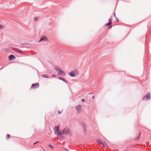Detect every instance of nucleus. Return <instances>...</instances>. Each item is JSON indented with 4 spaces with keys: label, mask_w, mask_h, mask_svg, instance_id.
I'll list each match as a JSON object with an SVG mask.
<instances>
[{
    "label": "nucleus",
    "mask_w": 151,
    "mask_h": 151,
    "mask_svg": "<svg viewBox=\"0 0 151 151\" xmlns=\"http://www.w3.org/2000/svg\"><path fill=\"white\" fill-rule=\"evenodd\" d=\"M71 134V131L68 128H65L63 130L61 131V135L63 134L67 135Z\"/></svg>",
    "instance_id": "obj_1"
},
{
    "label": "nucleus",
    "mask_w": 151,
    "mask_h": 151,
    "mask_svg": "<svg viewBox=\"0 0 151 151\" xmlns=\"http://www.w3.org/2000/svg\"><path fill=\"white\" fill-rule=\"evenodd\" d=\"M54 129L55 130V133L57 134V136L59 137L61 135V131L60 132H59L58 126L55 127Z\"/></svg>",
    "instance_id": "obj_2"
},
{
    "label": "nucleus",
    "mask_w": 151,
    "mask_h": 151,
    "mask_svg": "<svg viewBox=\"0 0 151 151\" xmlns=\"http://www.w3.org/2000/svg\"><path fill=\"white\" fill-rule=\"evenodd\" d=\"M150 93H147L146 95L144 96L142 98L143 100H148L150 99Z\"/></svg>",
    "instance_id": "obj_3"
},
{
    "label": "nucleus",
    "mask_w": 151,
    "mask_h": 151,
    "mask_svg": "<svg viewBox=\"0 0 151 151\" xmlns=\"http://www.w3.org/2000/svg\"><path fill=\"white\" fill-rule=\"evenodd\" d=\"M77 73L76 70H72L69 73V75L72 77H74L77 74Z\"/></svg>",
    "instance_id": "obj_4"
},
{
    "label": "nucleus",
    "mask_w": 151,
    "mask_h": 151,
    "mask_svg": "<svg viewBox=\"0 0 151 151\" xmlns=\"http://www.w3.org/2000/svg\"><path fill=\"white\" fill-rule=\"evenodd\" d=\"M76 109L77 113H80L81 110V106L80 105H78L76 107Z\"/></svg>",
    "instance_id": "obj_5"
},
{
    "label": "nucleus",
    "mask_w": 151,
    "mask_h": 151,
    "mask_svg": "<svg viewBox=\"0 0 151 151\" xmlns=\"http://www.w3.org/2000/svg\"><path fill=\"white\" fill-rule=\"evenodd\" d=\"M39 86V84L38 83H33L31 87L33 88H37Z\"/></svg>",
    "instance_id": "obj_6"
},
{
    "label": "nucleus",
    "mask_w": 151,
    "mask_h": 151,
    "mask_svg": "<svg viewBox=\"0 0 151 151\" xmlns=\"http://www.w3.org/2000/svg\"><path fill=\"white\" fill-rule=\"evenodd\" d=\"M48 40V39L45 36H41L40 40L39 41L40 42L41 41H46Z\"/></svg>",
    "instance_id": "obj_7"
},
{
    "label": "nucleus",
    "mask_w": 151,
    "mask_h": 151,
    "mask_svg": "<svg viewBox=\"0 0 151 151\" xmlns=\"http://www.w3.org/2000/svg\"><path fill=\"white\" fill-rule=\"evenodd\" d=\"M8 58L10 60H13L16 58L13 55H10L9 56Z\"/></svg>",
    "instance_id": "obj_8"
},
{
    "label": "nucleus",
    "mask_w": 151,
    "mask_h": 151,
    "mask_svg": "<svg viewBox=\"0 0 151 151\" xmlns=\"http://www.w3.org/2000/svg\"><path fill=\"white\" fill-rule=\"evenodd\" d=\"M97 142L99 144H101L102 146H104V143L100 139H97Z\"/></svg>",
    "instance_id": "obj_9"
},
{
    "label": "nucleus",
    "mask_w": 151,
    "mask_h": 151,
    "mask_svg": "<svg viewBox=\"0 0 151 151\" xmlns=\"http://www.w3.org/2000/svg\"><path fill=\"white\" fill-rule=\"evenodd\" d=\"M109 22L108 23L106 24V26H107L108 25H110L111 24H112V19L111 18V17L109 19Z\"/></svg>",
    "instance_id": "obj_10"
},
{
    "label": "nucleus",
    "mask_w": 151,
    "mask_h": 151,
    "mask_svg": "<svg viewBox=\"0 0 151 151\" xmlns=\"http://www.w3.org/2000/svg\"><path fill=\"white\" fill-rule=\"evenodd\" d=\"M58 72V73L59 75H62L63 74V75H65L64 72L61 70V69Z\"/></svg>",
    "instance_id": "obj_11"
},
{
    "label": "nucleus",
    "mask_w": 151,
    "mask_h": 151,
    "mask_svg": "<svg viewBox=\"0 0 151 151\" xmlns=\"http://www.w3.org/2000/svg\"><path fill=\"white\" fill-rule=\"evenodd\" d=\"M58 78L60 80L63 81L65 83H67V81L64 78L62 77H59Z\"/></svg>",
    "instance_id": "obj_12"
},
{
    "label": "nucleus",
    "mask_w": 151,
    "mask_h": 151,
    "mask_svg": "<svg viewBox=\"0 0 151 151\" xmlns=\"http://www.w3.org/2000/svg\"><path fill=\"white\" fill-rule=\"evenodd\" d=\"M42 76L44 78H49V76L47 74H44L42 75Z\"/></svg>",
    "instance_id": "obj_13"
},
{
    "label": "nucleus",
    "mask_w": 151,
    "mask_h": 151,
    "mask_svg": "<svg viewBox=\"0 0 151 151\" xmlns=\"http://www.w3.org/2000/svg\"><path fill=\"white\" fill-rule=\"evenodd\" d=\"M55 69L58 72L61 69L58 67L57 66L55 68Z\"/></svg>",
    "instance_id": "obj_14"
},
{
    "label": "nucleus",
    "mask_w": 151,
    "mask_h": 151,
    "mask_svg": "<svg viewBox=\"0 0 151 151\" xmlns=\"http://www.w3.org/2000/svg\"><path fill=\"white\" fill-rule=\"evenodd\" d=\"M83 126L84 130L85 132L86 131V127L85 125L84 124H83Z\"/></svg>",
    "instance_id": "obj_15"
},
{
    "label": "nucleus",
    "mask_w": 151,
    "mask_h": 151,
    "mask_svg": "<svg viewBox=\"0 0 151 151\" xmlns=\"http://www.w3.org/2000/svg\"><path fill=\"white\" fill-rule=\"evenodd\" d=\"M6 138L7 139H9L10 138V136L9 134H7L6 135Z\"/></svg>",
    "instance_id": "obj_16"
},
{
    "label": "nucleus",
    "mask_w": 151,
    "mask_h": 151,
    "mask_svg": "<svg viewBox=\"0 0 151 151\" xmlns=\"http://www.w3.org/2000/svg\"><path fill=\"white\" fill-rule=\"evenodd\" d=\"M39 17H35V21H37L39 19Z\"/></svg>",
    "instance_id": "obj_17"
},
{
    "label": "nucleus",
    "mask_w": 151,
    "mask_h": 151,
    "mask_svg": "<svg viewBox=\"0 0 151 151\" xmlns=\"http://www.w3.org/2000/svg\"><path fill=\"white\" fill-rule=\"evenodd\" d=\"M49 146L50 147V148H51V149H53L54 147H53V146H52V145H49Z\"/></svg>",
    "instance_id": "obj_18"
},
{
    "label": "nucleus",
    "mask_w": 151,
    "mask_h": 151,
    "mask_svg": "<svg viewBox=\"0 0 151 151\" xmlns=\"http://www.w3.org/2000/svg\"><path fill=\"white\" fill-rule=\"evenodd\" d=\"M63 148L64 149L66 150L67 151H69L68 149H67L66 147H63Z\"/></svg>",
    "instance_id": "obj_19"
},
{
    "label": "nucleus",
    "mask_w": 151,
    "mask_h": 151,
    "mask_svg": "<svg viewBox=\"0 0 151 151\" xmlns=\"http://www.w3.org/2000/svg\"><path fill=\"white\" fill-rule=\"evenodd\" d=\"M3 28L2 25L0 24V29H1Z\"/></svg>",
    "instance_id": "obj_20"
},
{
    "label": "nucleus",
    "mask_w": 151,
    "mask_h": 151,
    "mask_svg": "<svg viewBox=\"0 0 151 151\" xmlns=\"http://www.w3.org/2000/svg\"><path fill=\"white\" fill-rule=\"evenodd\" d=\"M109 26L108 27V28L109 29H110V28H111V27H112V26H110V25H109Z\"/></svg>",
    "instance_id": "obj_21"
},
{
    "label": "nucleus",
    "mask_w": 151,
    "mask_h": 151,
    "mask_svg": "<svg viewBox=\"0 0 151 151\" xmlns=\"http://www.w3.org/2000/svg\"><path fill=\"white\" fill-rule=\"evenodd\" d=\"M139 136L137 137V140H138L139 139Z\"/></svg>",
    "instance_id": "obj_22"
},
{
    "label": "nucleus",
    "mask_w": 151,
    "mask_h": 151,
    "mask_svg": "<svg viewBox=\"0 0 151 151\" xmlns=\"http://www.w3.org/2000/svg\"><path fill=\"white\" fill-rule=\"evenodd\" d=\"M39 142V141H38V142H35L33 144V145H35V144H36L37 143H38V142Z\"/></svg>",
    "instance_id": "obj_23"
},
{
    "label": "nucleus",
    "mask_w": 151,
    "mask_h": 151,
    "mask_svg": "<svg viewBox=\"0 0 151 151\" xmlns=\"http://www.w3.org/2000/svg\"><path fill=\"white\" fill-rule=\"evenodd\" d=\"M116 18V20H117V22H119V19H118V18L116 17H115Z\"/></svg>",
    "instance_id": "obj_24"
},
{
    "label": "nucleus",
    "mask_w": 151,
    "mask_h": 151,
    "mask_svg": "<svg viewBox=\"0 0 151 151\" xmlns=\"http://www.w3.org/2000/svg\"><path fill=\"white\" fill-rule=\"evenodd\" d=\"M52 77H56V76L54 75H53L52 76Z\"/></svg>",
    "instance_id": "obj_25"
},
{
    "label": "nucleus",
    "mask_w": 151,
    "mask_h": 151,
    "mask_svg": "<svg viewBox=\"0 0 151 151\" xmlns=\"http://www.w3.org/2000/svg\"><path fill=\"white\" fill-rule=\"evenodd\" d=\"M81 101L83 102H84L85 101V100L84 99H82L81 100Z\"/></svg>",
    "instance_id": "obj_26"
},
{
    "label": "nucleus",
    "mask_w": 151,
    "mask_h": 151,
    "mask_svg": "<svg viewBox=\"0 0 151 151\" xmlns=\"http://www.w3.org/2000/svg\"><path fill=\"white\" fill-rule=\"evenodd\" d=\"M61 113V112L60 111H58V113L59 114H60Z\"/></svg>",
    "instance_id": "obj_27"
},
{
    "label": "nucleus",
    "mask_w": 151,
    "mask_h": 151,
    "mask_svg": "<svg viewBox=\"0 0 151 151\" xmlns=\"http://www.w3.org/2000/svg\"><path fill=\"white\" fill-rule=\"evenodd\" d=\"M114 16H115V17H116V14H115V13H114Z\"/></svg>",
    "instance_id": "obj_28"
},
{
    "label": "nucleus",
    "mask_w": 151,
    "mask_h": 151,
    "mask_svg": "<svg viewBox=\"0 0 151 151\" xmlns=\"http://www.w3.org/2000/svg\"><path fill=\"white\" fill-rule=\"evenodd\" d=\"M92 98L93 99H94V96H93L92 97Z\"/></svg>",
    "instance_id": "obj_29"
},
{
    "label": "nucleus",
    "mask_w": 151,
    "mask_h": 151,
    "mask_svg": "<svg viewBox=\"0 0 151 151\" xmlns=\"http://www.w3.org/2000/svg\"><path fill=\"white\" fill-rule=\"evenodd\" d=\"M122 151H127L126 150H123Z\"/></svg>",
    "instance_id": "obj_30"
},
{
    "label": "nucleus",
    "mask_w": 151,
    "mask_h": 151,
    "mask_svg": "<svg viewBox=\"0 0 151 151\" xmlns=\"http://www.w3.org/2000/svg\"><path fill=\"white\" fill-rule=\"evenodd\" d=\"M3 68H1V69H2Z\"/></svg>",
    "instance_id": "obj_31"
}]
</instances>
